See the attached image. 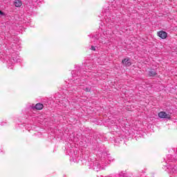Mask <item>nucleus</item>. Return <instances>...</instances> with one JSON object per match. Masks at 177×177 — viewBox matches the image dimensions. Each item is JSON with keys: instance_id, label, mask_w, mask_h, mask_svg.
<instances>
[{"instance_id": "nucleus-8", "label": "nucleus", "mask_w": 177, "mask_h": 177, "mask_svg": "<svg viewBox=\"0 0 177 177\" xmlns=\"http://www.w3.org/2000/svg\"><path fill=\"white\" fill-rule=\"evenodd\" d=\"M0 16H5V12L0 10Z\"/></svg>"}, {"instance_id": "nucleus-9", "label": "nucleus", "mask_w": 177, "mask_h": 177, "mask_svg": "<svg viewBox=\"0 0 177 177\" xmlns=\"http://www.w3.org/2000/svg\"><path fill=\"white\" fill-rule=\"evenodd\" d=\"M91 50H96V47L91 46Z\"/></svg>"}, {"instance_id": "nucleus-2", "label": "nucleus", "mask_w": 177, "mask_h": 177, "mask_svg": "<svg viewBox=\"0 0 177 177\" xmlns=\"http://www.w3.org/2000/svg\"><path fill=\"white\" fill-rule=\"evenodd\" d=\"M158 117L160 118H167V120H171V115L167 114L166 112L161 111L158 113Z\"/></svg>"}, {"instance_id": "nucleus-4", "label": "nucleus", "mask_w": 177, "mask_h": 177, "mask_svg": "<svg viewBox=\"0 0 177 177\" xmlns=\"http://www.w3.org/2000/svg\"><path fill=\"white\" fill-rule=\"evenodd\" d=\"M149 77H156V75H157V72H156V70L151 69L149 71Z\"/></svg>"}, {"instance_id": "nucleus-6", "label": "nucleus", "mask_w": 177, "mask_h": 177, "mask_svg": "<svg viewBox=\"0 0 177 177\" xmlns=\"http://www.w3.org/2000/svg\"><path fill=\"white\" fill-rule=\"evenodd\" d=\"M15 5L16 8H20V6L22 5V3L20 0H15Z\"/></svg>"}, {"instance_id": "nucleus-1", "label": "nucleus", "mask_w": 177, "mask_h": 177, "mask_svg": "<svg viewBox=\"0 0 177 177\" xmlns=\"http://www.w3.org/2000/svg\"><path fill=\"white\" fill-rule=\"evenodd\" d=\"M122 64L125 67H129V66L132 65V61H131L130 58L127 57L122 60Z\"/></svg>"}, {"instance_id": "nucleus-5", "label": "nucleus", "mask_w": 177, "mask_h": 177, "mask_svg": "<svg viewBox=\"0 0 177 177\" xmlns=\"http://www.w3.org/2000/svg\"><path fill=\"white\" fill-rule=\"evenodd\" d=\"M36 110H42L44 109V104L38 103L35 106Z\"/></svg>"}, {"instance_id": "nucleus-3", "label": "nucleus", "mask_w": 177, "mask_h": 177, "mask_svg": "<svg viewBox=\"0 0 177 177\" xmlns=\"http://www.w3.org/2000/svg\"><path fill=\"white\" fill-rule=\"evenodd\" d=\"M158 37H160V38H162V39H165L167 37H168V33L167 32L160 30L158 32Z\"/></svg>"}, {"instance_id": "nucleus-7", "label": "nucleus", "mask_w": 177, "mask_h": 177, "mask_svg": "<svg viewBox=\"0 0 177 177\" xmlns=\"http://www.w3.org/2000/svg\"><path fill=\"white\" fill-rule=\"evenodd\" d=\"M84 91H85L86 92H91V88H89V87H86V88H84Z\"/></svg>"}]
</instances>
